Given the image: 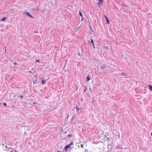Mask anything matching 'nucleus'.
Instances as JSON below:
<instances>
[{
    "label": "nucleus",
    "mask_w": 152,
    "mask_h": 152,
    "mask_svg": "<svg viewBox=\"0 0 152 152\" xmlns=\"http://www.w3.org/2000/svg\"><path fill=\"white\" fill-rule=\"evenodd\" d=\"M6 17H4L2 18L1 20H0V21H5V20H6Z\"/></svg>",
    "instance_id": "20e7f679"
},
{
    "label": "nucleus",
    "mask_w": 152,
    "mask_h": 152,
    "mask_svg": "<svg viewBox=\"0 0 152 152\" xmlns=\"http://www.w3.org/2000/svg\"><path fill=\"white\" fill-rule=\"evenodd\" d=\"M148 86L149 87L150 90L152 91V86L149 85Z\"/></svg>",
    "instance_id": "423d86ee"
},
{
    "label": "nucleus",
    "mask_w": 152,
    "mask_h": 152,
    "mask_svg": "<svg viewBox=\"0 0 152 152\" xmlns=\"http://www.w3.org/2000/svg\"><path fill=\"white\" fill-rule=\"evenodd\" d=\"M14 64H15V65H17V63L16 62H15V63Z\"/></svg>",
    "instance_id": "6ab92c4d"
},
{
    "label": "nucleus",
    "mask_w": 152,
    "mask_h": 152,
    "mask_svg": "<svg viewBox=\"0 0 152 152\" xmlns=\"http://www.w3.org/2000/svg\"><path fill=\"white\" fill-rule=\"evenodd\" d=\"M73 144V142L71 143L69 145H70V146H71V145Z\"/></svg>",
    "instance_id": "2eb2a0df"
},
{
    "label": "nucleus",
    "mask_w": 152,
    "mask_h": 152,
    "mask_svg": "<svg viewBox=\"0 0 152 152\" xmlns=\"http://www.w3.org/2000/svg\"><path fill=\"white\" fill-rule=\"evenodd\" d=\"M91 79L90 77H89V76L88 75L87 77V81H89Z\"/></svg>",
    "instance_id": "39448f33"
},
{
    "label": "nucleus",
    "mask_w": 152,
    "mask_h": 152,
    "mask_svg": "<svg viewBox=\"0 0 152 152\" xmlns=\"http://www.w3.org/2000/svg\"><path fill=\"white\" fill-rule=\"evenodd\" d=\"M28 72H29L31 74V75H34V73L32 72H31V71H28Z\"/></svg>",
    "instance_id": "9b49d317"
},
{
    "label": "nucleus",
    "mask_w": 152,
    "mask_h": 152,
    "mask_svg": "<svg viewBox=\"0 0 152 152\" xmlns=\"http://www.w3.org/2000/svg\"><path fill=\"white\" fill-rule=\"evenodd\" d=\"M105 18L106 19V18H107L105 15Z\"/></svg>",
    "instance_id": "aec40b11"
},
{
    "label": "nucleus",
    "mask_w": 152,
    "mask_h": 152,
    "mask_svg": "<svg viewBox=\"0 0 152 152\" xmlns=\"http://www.w3.org/2000/svg\"><path fill=\"white\" fill-rule=\"evenodd\" d=\"M23 97V96H20V97H21V98H22V97Z\"/></svg>",
    "instance_id": "412c9836"
},
{
    "label": "nucleus",
    "mask_w": 152,
    "mask_h": 152,
    "mask_svg": "<svg viewBox=\"0 0 152 152\" xmlns=\"http://www.w3.org/2000/svg\"><path fill=\"white\" fill-rule=\"evenodd\" d=\"M85 89L84 90V92H86L87 89V87L86 86H85Z\"/></svg>",
    "instance_id": "1a4fd4ad"
},
{
    "label": "nucleus",
    "mask_w": 152,
    "mask_h": 152,
    "mask_svg": "<svg viewBox=\"0 0 152 152\" xmlns=\"http://www.w3.org/2000/svg\"><path fill=\"white\" fill-rule=\"evenodd\" d=\"M104 0H99V3L98 4V5H102L103 3V1Z\"/></svg>",
    "instance_id": "f03ea898"
},
{
    "label": "nucleus",
    "mask_w": 152,
    "mask_h": 152,
    "mask_svg": "<svg viewBox=\"0 0 152 152\" xmlns=\"http://www.w3.org/2000/svg\"><path fill=\"white\" fill-rule=\"evenodd\" d=\"M81 146L82 148H83V144H81Z\"/></svg>",
    "instance_id": "f3484780"
},
{
    "label": "nucleus",
    "mask_w": 152,
    "mask_h": 152,
    "mask_svg": "<svg viewBox=\"0 0 152 152\" xmlns=\"http://www.w3.org/2000/svg\"><path fill=\"white\" fill-rule=\"evenodd\" d=\"M39 60H36V62H39Z\"/></svg>",
    "instance_id": "dca6fc26"
},
{
    "label": "nucleus",
    "mask_w": 152,
    "mask_h": 152,
    "mask_svg": "<svg viewBox=\"0 0 152 152\" xmlns=\"http://www.w3.org/2000/svg\"><path fill=\"white\" fill-rule=\"evenodd\" d=\"M151 135L152 136V133H151Z\"/></svg>",
    "instance_id": "b1692460"
},
{
    "label": "nucleus",
    "mask_w": 152,
    "mask_h": 152,
    "mask_svg": "<svg viewBox=\"0 0 152 152\" xmlns=\"http://www.w3.org/2000/svg\"><path fill=\"white\" fill-rule=\"evenodd\" d=\"M106 20H107V23H108V24H109L110 23V21H109V20H108V19L107 18H106Z\"/></svg>",
    "instance_id": "0eeeda50"
},
{
    "label": "nucleus",
    "mask_w": 152,
    "mask_h": 152,
    "mask_svg": "<svg viewBox=\"0 0 152 152\" xmlns=\"http://www.w3.org/2000/svg\"><path fill=\"white\" fill-rule=\"evenodd\" d=\"M70 145H66L65 147V150L66 151H67V149H68V148H70Z\"/></svg>",
    "instance_id": "7ed1b4c3"
},
{
    "label": "nucleus",
    "mask_w": 152,
    "mask_h": 152,
    "mask_svg": "<svg viewBox=\"0 0 152 152\" xmlns=\"http://www.w3.org/2000/svg\"><path fill=\"white\" fill-rule=\"evenodd\" d=\"M79 14H80V16L81 17H82V13H81V12L80 11Z\"/></svg>",
    "instance_id": "f8f14e48"
},
{
    "label": "nucleus",
    "mask_w": 152,
    "mask_h": 152,
    "mask_svg": "<svg viewBox=\"0 0 152 152\" xmlns=\"http://www.w3.org/2000/svg\"><path fill=\"white\" fill-rule=\"evenodd\" d=\"M45 80H42V84H45Z\"/></svg>",
    "instance_id": "6e6552de"
},
{
    "label": "nucleus",
    "mask_w": 152,
    "mask_h": 152,
    "mask_svg": "<svg viewBox=\"0 0 152 152\" xmlns=\"http://www.w3.org/2000/svg\"><path fill=\"white\" fill-rule=\"evenodd\" d=\"M91 43H92L93 46H94V42H93V40L92 39H91Z\"/></svg>",
    "instance_id": "9d476101"
},
{
    "label": "nucleus",
    "mask_w": 152,
    "mask_h": 152,
    "mask_svg": "<svg viewBox=\"0 0 152 152\" xmlns=\"http://www.w3.org/2000/svg\"><path fill=\"white\" fill-rule=\"evenodd\" d=\"M93 47H94V48H95V45L94 46H93Z\"/></svg>",
    "instance_id": "5701e85b"
},
{
    "label": "nucleus",
    "mask_w": 152,
    "mask_h": 152,
    "mask_svg": "<svg viewBox=\"0 0 152 152\" xmlns=\"http://www.w3.org/2000/svg\"><path fill=\"white\" fill-rule=\"evenodd\" d=\"M77 109L78 110H79V108H77Z\"/></svg>",
    "instance_id": "4be33fe9"
},
{
    "label": "nucleus",
    "mask_w": 152,
    "mask_h": 152,
    "mask_svg": "<svg viewBox=\"0 0 152 152\" xmlns=\"http://www.w3.org/2000/svg\"><path fill=\"white\" fill-rule=\"evenodd\" d=\"M24 13L25 14L28 16L29 17H30L32 18H33V17L32 16V15L28 12H25Z\"/></svg>",
    "instance_id": "f257e3e1"
},
{
    "label": "nucleus",
    "mask_w": 152,
    "mask_h": 152,
    "mask_svg": "<svg viewBox=\"0 0 152 152\" xmlns=\"http://www.w3.org/2000/svg\"><path fill=\"white\" fill-rule=\"evenodd\" d=\"M3 105H4L5 106H7V104H6V103H4H4H3Z\"/></svg>",
    "instance_id": "ddd939ff"
},
{
    "label": "nucleus",
    "mask_w": 152,
    "mask_h": 152,
    "mask_svg": "<svg viewBox=\"0 0 152 152\" xmlns=\"http://www.w3.org/2000/svg\"><path fill=\"white\" fill-rule=\"evenodd\" d=\"M122 74L123 75H125V74H124V73H122V74Z\"/></svg>",
    "instance_id": "a211bd4d"
},
{
    "label": "nucleus",
    "mask_w": 152,
    "mask_h": 152,
    "mask_svg": "<svg viewBox=\"0 0 152 152\" xmlns=\"http://www.w3.org/2000/svg\"><path fill=\"white\" fill-rule=\"evenodd\" d=\"M72 136V134H69L68 135V137H71Z\"/></svg>",
    "instance_id": "4468645a"
}]
</instances>
